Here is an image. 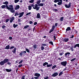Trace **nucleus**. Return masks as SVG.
Segmentation results:
<instances>
[{
	"mask_svg": "<svg viewBox=\"0 0 79 79\" xmlns=\"http://www.w3.org/2000/svg\"><path fill=\"white\" fill-rule=\"evenodd\" d=\"M19 8H20V7L19 6V5H17L16 6V7H15V10H18L19 9Z\"/></svg>",
	"mask_w": 79,
	"mask_h": 79,
	"instance_id": "obj_19",
	"label": "nucleus"
},
{
	"mask_svg": "<svg viewBox=\"0 0 79 79\" xmlns=\"http://www.w3.org/2000/svg\"><path fill=\"white\" fill-rule=\"evenodd\" d=\"M60 64L61 65H62V66H66V64H67V61H64L61 62H60Z\"/></svg>",
	"mask_w": 79,
	"mask_h": 79,
	"instance_id": "obj_5",
	"label": "nucleus"
},
{
	"mask_svg": "<svg viewBox=\"0 0 79 79\" xmlns=\"http://www.w3.org/2000/svg\"><path fill=\"white\" fill-rule=\"evenodd\" d=\"M34 76H36V77H40V74L39 73H36L34 75Z\"/></svg>",
	"mask_w": 79,
	"mask_h": 79,
	"instance_id": "obj_11",
	"label": "nucleus"
},
{
	"mask_svg": "<svg viewBox=\"0 0 79 79\" xmlns=\"http://www.w3.org/2000/svg\"><path fill=\"white\" fill-rule=\"evenodd\" d=\"M15 48V46H11L10 48V50H11V49H13V48Z\"/></svg>",
	"mask_w": 79,
	"mask_h": 79,
	"instance_id": "obj_41",
	"label": "nucleus"
},
{
	"mask_svg": "<svg viewBox=\"0 0 79 79\" xmlns=\"http://www.w3.org/2000/svg\"><path fill=\"white\" fill-rule=\"evenodd\" d=\"M9 21V19H7L6 21V23H8Z\"/></svg>",
	"mask_w": 79,
	"mask_h": 79,
	"instance_id": "obj_57",
	"label": "nucleus"
},
{
	"mask_svg": "<svg viewBox=\"0 0 79 79\" xmlns=\"http://www.w3.org/2000/svg\"><path fill=\"white\" fill-rule=\"evenodd\" d=\"M22 62H23V60H21V61H20L19 62V64H21V63H22Z\"/></svg>",
	"mask_w": 79,
	"mask_h": 79,
	"instance_id": "obj_52",
	"label": "nucleus"
},
{
	"mask_svg": "<svg viewBox=\"0 0 79 79\" xmlns=\"http://www.w3.org/2000/svg\"><path fill=\"white\" fill-rule=\"evenodd\" d=\"M60 2V0H54V3H57V2Z\"/></svg>",
	"mask_w": 79,
	"mask_h": 79,
	"instance_id": "obj_43",
	"label": "nucleus"
},
{
	"mask_svg": "<svg viewBox=\"0 0 79 79\" xmlns=\"http://www.w3.org/2000/svg\"><path fill=\"white\" fill-rule=\"evenodd\" d=\"M36 18H37V19H39V18H40V13H38L37 14Z\"/></svg>",
	"mask_w": 79,
	"mask_h": 79,
	"instance_id": "obj_14",
	"label": "nucleus"
},
{
	"mask_svg": "<svg viewBox=\"0 0 79 79\" xmlns=\"http://www.w3.org/2000/svg\"><path fill=\"white\" fill-rule=\"evenodd\" d=\"M49 44H50L52 45H53V42L50 41L49 42Z\"/></svg>",
	"mask_w": 79,
	"mask_h": 79,
	"instance_id": "obj_40",
	"label": "nucleus"
},
{
	"mask_svg": "<svg viewBox=\"0 0 79 79\" xmlns=\"http://www.w3.org/2000/svg\"><path fill=\"white\" fill-rule=\"evenodd\" d=\"M46 65H47V67L48 68H49L50 67H52V64H48V62H45L43 63V66H45Z\"/></svg>",
	"mask_w": 79,
	"mask_h": 79,
	"instance_id": "obj_2",
	"label": "nucleus"
},
{
	"mask_svg": "<svg viewBox=\"0 0 79 79\" xmlns=\"http://www.w3.org/2000/svg\"><path fill=\"white\" fill-rule=\"evenodd\" d=\"M70 50H71L72 52H73L74 51V49H73V47L71 48Z\"/></svg>",
	"mask_w": 79,
	"mask_h": 79,
	"instance_id": "obj_49",
	"label": "nucleus"
},
{
	"mask_svg": "<svg viewBox=\"0 0 79 79\" xmlns=\"http://www.w3.org/2000/svg\"><path fill=\"white\" fill-rule=\"evenodd\" d=\"M66 32L65 33H67V32L68 31H71V28H70V27H67V28L66 29Z\"/></svg>",
	"mask_w": 79,
	"mask_h": 79,
	"instance_id": "obj_12",
	"label": "nucleus"
},
{
	"mask_svg": "<svg viewBox=\"0 0 79 79\" xmlns=\"http://www.w3.org/2000/svg\"><path fill=\"white\" fill-rule=\"evenodd\" d=\"M12 39H13V38H12V37L10 36L9 37V39H10V40H12Z\"/></svg>",
	"mask_w": 79,
	"mask_h": 79,
	"instance_id": "obj_60",
	"label": "nucleus"
},
{
	"mask_svg": "<svg viewBox=\"0 0 79 79\" xmlns=\"http://www.w3.org/2000/svg\"><path fill=\"white\" fill-rule=\"evenodd\" d=\"M16 48L15 47L13 49V50H12V52L13 53H16Z\"/></svg>",
	"mask_w": 79,
	"mask_h": 79,
	"instance_id": "obj_18",
	"label": "nucleus"
},
{
	"mask_svg": "<svg viewBox=\"0 0 79 79\" xmlns=\"http://www.w3.org/2000/svg\"><path fill=\"white\" fill-rule=\"evenodd\" d=\"M48 79V77H44V79Z\"/></svg>",
	"mask_w": 79,
	"mask_h": 79,
	"instance_id": "obj_62",
	"label": "nucleus"
},
{
	"mask_svg": "<svg viewBox=\"0 0 79 79\" xmlns=\"http://www.w3.org/2000/svg\"><path fill=\"white\" fill-rule=\"evenodd\" d=\"M18 24H17L16 25L15 24H14L13 25V27H14V28H16V27H18Z\"/></svg>",
	"mask_w": 79,
	"mask_h": 79,
	"instance_id": "obj_27",
	"label": "nucleus"
},
{
	"mask_svg": "<svg viewBox=\"0 0 79 79\" xmlns=\"http://www.w3.org/2000/svg\"><path fill=\"white\" fill-rule=\"evenodd\" d=\"M73 32H75L76 34H77V31L76 29H74Z\"/></svg>",
	"mask_w": 79,
	"mask_h": 79,
	"instance_id": "obj_33",
	"label": "nucleus"
},
{
	"mask_svg": "<svg viewBox=\"0 0 79 79\" xmlns=\"http://www.w3.org/2000/svg\"><path fill=\"white\" fill-rule=\"evenodd\" d=\"M28 7L29 10H31V9H32V6H29Z\"/></svg>",
	"mask_w": 79,
	"mask_h": 79,
	"instance_id": "obj_31",
	"label": "nucleus"
},
{
	"mask_svg": "<svg viewBox=\"0 0 79 79\" xmlns=\"http://www.w3.org/2000/svg\"><path fill=\"white\" fill-rule=\"evenodd\" d=\"M5 64V62H4V61H3V60L1 61L0 62V65H1V66H3V65H4V64Z\"/></svg>",
	"mask_w": 79,
	"mask_h": 79,
	"instance_id": "obj_17",
	"label": "nucleus"
},
{
	"mask_svg": "<svg viewBox=\"0 0 79 79\" xmlns=\"http://www.w3.org/2000/svg\"><path fill=\"white\" fill-rule=\"evenodd\" d=\"M33 2H34V0H31L29 1V3H33Z\"/></svg>",
	"mask_w": 79,
	"mask_h": 79,
	"instance_id": "obj_56",
	"label": "nucleus"
},
{
	"mask_svg": "<svg viewBox=\"0 0 79 79\" xmlns=\"http://www.w3.org/2000/svg\"><path fill=\"white\" fill-rule=\"evenodd\" d=\"M64 18V17H61L60 18V21H63Z\"/></svg>",
	"mask_w": 79,
	"mask_h": 79,
	"instance_id": "obj_39",
	"label": "nucleus"
},
{
	"mask_svg": "<svg viewBox=\"0 0 79 79\" xmlns=\"http://www.w3.org/2000/svg\"><path fill=\"white\" fill-rule=\"evenodd\" d=\"M14 20H15V17H12L11 18L10 20V23H11Z\"/></svg>",
	"mask_w": 79,
	"mask_h": 79,
	"instance_id": "obj_10",
	"label": "nucleus"
},
{
	"mask_svg": "<svg viewBox=\"0 0 79 79\" xmlns=\"http://www.w3.org/2000/svg\"><path fill=\"white\" fill-rule=\"evenodd\" d=\"M60 2L57 3L58 5H62V0H60Z\"/></svg>",
	"mask_w": 79,
	"mask_h": 79,
	"instance_id": "obj_23",
	"label": "nucleus"
},
{
	"mask_svg": "<svg viewBox=\"0 0 79 79\" xmlns=\"http://www.w3.org/2000/svg\"><path fill=\"white\" fill-rule=\"evenodd\" d=\"M55 26L54 25L52 26V29L49 31V34H50L51 32H53V31H54V30H55Z\"/></svg>",
	"mask_w": 79,
	"mask_h": 79,
	"instance_id": "obj_6",
	"label": "nucleus"
},
{
	"mask_svg": "<svg viewBox=\"0 0 79 79\" xmlns=\"http://www.w3.org/2000/svg\"><path fill=\"white\" fill-rule=\"evenodd\" d=\"M6 28V27L5 26V25H3L2 26V29H5Z\"/></svg>",
	"mask_w": 79,
	"mask_h": 79,
	"instance_id": "obj_34",
	"label": "nucleus"
},
{
	"mask_svg": "<svg viewBox=\"0 0 79 79\" xmlns=\"http://www.w3.org/2000/svg\"><path fill=\"white\" fill-rule=\"evenodd\" d=\"M6 7V6L5 5H3L1 6V8L2 9H4V8H5Z\"/></svg>",
	"mask_w": 79,
	"mask_h": 79,
	"instance_id": "obj_26",
	"label": "nucleus"
},
{
	"mask_svg": "<svg viewBox=\"0 0 79 79\" xmlns=\"http://www.w3.org/2000/svg\"><path fill=\"white\" fill-rule=\"evenodd\" d=\"M53 37L54 39V40H56V36H55V35H54L53 36Z\"/></svg>",
	"mask_w": 79,
	"mask_h": 79,
	"instance_id": "obj_58",
	"label": "nucleus"
},
{
	"mask_svg": "<svg viewBox=\"0 0 79 79\" xmlns=\"http://www.w3.org/2000/svg\"><path fill=\"white\" fill-rule=\"evenodd\" d=\"M34 78L35 79H38V78H39V77H34Z\"/></svg>",
	"mask_w": 79,
	"mask_h": 79,
	"instance_id": "obj_63",
	"label": "nucleus"
},
{
	"mask_svg": "<svg viewBox=\"0 0 79 79\" xmlns=\"http://www.w3.org/2000/svg\"><path fill=\"white\" fill-rule=\"evenodd\" d=\"M26 52H27V53H30V52L29 50V49L26 48Z\"/></svg>",
	"mask_w": 79,
	"mask_h": 79,
	"instance_id": "obj_37",
	"label": "nucleus"
},
{
	"mask_svg": "<svg viewBox=\"0 0 79 79\" xmlns=\"http://www.w3.org/2000/svg\"><path fill=\"white\" fill-rule=\"evenodd\" d=\"M76 59V58H74L73 59H71V62L74 61V60H75Z\"/></svg>",
	"mask_w": 79,
	"mask_h": 79,
	"instance_id": "obj_42",
	"label": "nucleus"
},
{
	"mask_svg": "<svg viewBox=\"0 0 79 79\" xmlns=\"http://www.w3.org/2000/svg\"><path fill=\"white\" fill-rule=\"evenodd\" d=\"M3 4H4L5 5H6V6L8 5H7L8 4V2H5Z\"/></svg>",
	"mask_w": 79,
	"mask_h": 79,
	"instance_id": "obj_32",
	"label": "nucleus"
},
{
	"mask_svg": "<svg viewBox=\"0 0 79 79\" xmlns=\"http://www.w3.org/2000/svg\"><path fill=\"white\" fill-rule=\"evenodd\" d=\"M25 53H26V51H21V52H20V53L19 54V55H20V56H23V55H24Z\"/></svg>",
	"mask_w": 79,
	"mask_h": 79,
	"instance_id": "obj_7",
	"label": "nucleus"
},
{
	"mask_svg": "<svg viewBox=\"0 0 79 79\" xmlns=\"http://www.w3.org/2000/svg\"><path fill=\"white\" fill-rule=\"evenodd\" d=\"M40 2H41V0H39V1H38L36 2V3L37 4V5H40Z\"/></svg>",
	"mask_w": 79,
	"mask_h": 79,
	"instance_id": "obj_29",
	"label": "nucleus"
},
{
	"mask_svg": "<svg viewBox=\"0 0 79 79\" xmlns=\"http://www.w3.org/2000/svg\"><path fill=\"white\" fill-rule=\"evenodd\" d=\"M10 45H8L5 48V49L8 50V49H10Z\"/></svg>",
	"mask_w": 79,
	"mask_h": 79,
	"instance_id": "obj_21",
	"label": "nucleus"
},
{
	"mask_svg": "<svg viewBox=\"0 0 79 79\" xmlns=\"http://www.w3.org/2000/svg\"><path fill=\"white\" fill-rule=\"evenodd\" d=\"M68 40H69V39L67 38V39H64L63 40V41H64L65 42H67L68 41Z\"/></svg>",
	"mask_w": 79,
	"mask_h": 79,
	"instance_id": "obj_20",
	"label": "nucleus"
},
{
	"mask_svg": "<svg viewBox=\"0 0 79 79\" xmlns=\"http://www.w3.org/2000/svg\"><path fill=\"white\" fill-rule=\"evenodd\" d=\"M63 74V71H61L60 73L59 74V76H60L61 75H62Z\"/></svg>",
	"mask_w": 79,
	"mask_h": 79,
	"instance_id": "obj_38",
	"label": "nucleus"
},
{
	"mask_svg": "<svg viewBox=\"0 0 79 79\" xmlns=\"http://www.w3.org/2000/svg\"><path fill=\"white\" fill-rule=\"evenodd\" d=\"M73 2L74 3V1H71V2H69L68 5H67V4H65V6L67 8H70V7H71V5H73Z\"/></svg>",
	"mask_w": 79,
	"mask_h": 79,
	"instance_id": "obj_3",
	"label": "nucleus"
},
{
	"mask_svg": "<svg viewBox=\"0 0 79 79\" xmlns=\"http://www.w3.org/2000/svg\"><path fill=\"white\" fill-rule=\"evenodd\" d=\"M52 10L54 11H58V10L57 9H53Z\"/></svg>",
	"mask_w": 79,
	"mask_h": 79,
	"instance_id": "obj_35",
	"label": "nucleus"
},
{
	"mask_svg": "<svg viewBox=\"0 0 79 79\" xmlns=\"http://www.w3.org/2000/svg\"><path fill=\"white\" fill-rule=\"evenodd\" d=\"M55 26H56V27L57 26V25H58V23H56L55 24Z\"/></svg>",
	"mask_w": 79,
	"mask_h": 79,
	"instance_id": "obj_64",
	"label": "nucleus"
},
{
	"mask_svg": "<svg viewBox=\"0 0 79 79\" xmlns=\"http://www.w3.org/2000/svg\"><path fill=\"white\" fill-rule=\"evenodd\" d=\"M6 71H7V72H11V71L12 69H6Z\"/></svg>",
	"mask_w": 79,
	"mask_h": 79,
	"instance_id": "obj_25",
	"label": "nucleus"
},
{
	"mask_svg": "<svg viewBox=\"0 0 79 79\" xmlns=\"http://www.w3.org/2000/svg\"><path fill=\"white\" fill-rule=\"evenodd\" d=\"M29 27V26L28 25H27L24 27V29H27V28Z\"/></svg>",
	"mask_w": 79,
	"mask_h": 79,
	"instance_id": "obj_30",
	"label": "nucleus"
},
{
	"mask_svg": "<svg viewBox=\"0 0 79 79\" xmlns=\"http://www.w3.org/2000/svg\"><path fill=\"white\" fill-rule=\"evenodd\" d=\"M23 66V64H20L18 66L19 68H21Z\"/></svg>",
	"mask_w": 79,
	"mask_h": 79,
	"instance_id": "obj_47",
	"label": "nucleus"
},
{
	"mask_svg": "<svg viewBox=\"0 0 79 79\" xmlns=\"http://www.w3.org/2000/svg\"><path fill=\"white\" fill-rule=\"evenodd\" d=\"M24 12L19 13V18H21L24 15Z\"/></svg>",
	"mask_w": 79,
	"mask_h": 79,
	"instance_id": "obj_9",
	"label": "nucleus"
},
{
	"mask_svg": "<svg viewBox=\"0 0 79 79\" xmlns=\"http://www.w3.org/2000/svg\"><path fill=\"white\" fill-rule=\"evenodd\" d=\"M78 47L79 48V44H77L75 45V46L73 47L74 48H76V47Z\"/></svg>",
	"mask_w": 79,
	"mask_h": 79,
	"instance_id": "obj_24",
	"label": "nucleus"
},
{
	"mask_svg": "<svg viewBox=\"0 0 79 79\" xmlns=\"http://www.w3.org/2000/svg\"><path fill=\"white\" fill-rule=\"evenodd\" d=\"M3 61L4 62V63H7V62H8L9 61V59H4Z\"/></svg>",
	"mask_w": 79,
	"mask_h": 79,
	"instance_id": "obj_13",
	"label": "nucleus"
},
{
	"mask_svg": "<svg viewBox=\"0 0 79 79\" xmlns=\"http://www.w3.org/2000/svg\"><path fill=\"white\" fill-rule=\"evenodd\" d=\"M42 46H43L44 47H45V46H47V44H42Z\"/></svg>",
	"mask_w": 79,
	"mask_h": 79,
	"instance_id": "obj_55",
	"label": "nucleus"
},
{
	"mask_svg": "<svg viewBox=\"0 0 79 79\" xmlns=\"http://www.w3.org/2000/svg\"><path fill=\"white\" fill-rule=\"evenodd\" d=\"M64 53V52H63L61 53H59V55H60V56H62L63 55V54Z\"/></svg>",
	"mask_w": 79,
	"mask_h": 79,
	"instance_id": "obj_48",
	"label": "nucleus"
},
{
	"mask_svg": "<svg viewBox=\"0 0 79 79\" xmlns=\"http://www.w3.org/2000/svg\"><path fill=\"white\" fill-rule=\"evenodd\" d=\"M6 8H7V10H10L11 9H14V7H13V6L12 5H11L9 6V7H8V5H7L6 6Z\"/></svg>",
	"mask_w": 79,
	"mask_h": 79,
	"instance_id": "obj_4",
	"label": "nucleus"
},
{
	"mask_svg": "<svg viewBox=\"0 0 79 79\" xmlns=\"http://www.w3.org/2000/svg\"><path fill=\"white\" fill-rule=\"evenodd\" d=\"M74 35H73L72 36L70 37V39H73V38H74Z\"/></svg>",
	"mask_w": 79,
	"mask_h": 79,
	"instance_id": "obj_51",
	"label": "nucleus"
},
{
	"mask_svg": "<svg viewBox=\"0 0 79 79\" xmlns=\"http://www.w3.org/2000/svg\"><path fill=\"white\" fill-rule=\"evenodd\" d=\"M29 23L30 24H32V23H33V22H32V21H30L29 22Z\"/></svg>",
	"mask_w": 79,
	"mask_h": 79,
	"instance_id": "obj_54",
	"label": "nucleus"
},
{
	"mask_svg": "<svg viewBox=\"0 0 79 79\" xmlns=\"http://www.w3.org/2000/svg\"><path fill=\"white\" fill-rule=\"evenodd\" d=\"M10 12L11 13H14L15 12V10H14V9H11L10 10Z\"/></svg>",
	"mask_w": 79,
	"mask_h": 79,
	"instance_id": "obj_22",
	"label": "nucleus"
},
{
	"mask_svg": "<svg viewBox=\"0 0 79 79\" xmlns=\"http://www.w3.org/2000/svg\"><path fill=\"white\" fill-rule=\"evenodd\" d=\"M44 3H40L38 5L37 4H35V6L33 7V9H34V10H36V11H38V10H39V9H40V7L39 6H44ZM38 6H39L38 7Z\"/></svg>",
	"mask_w": 79,
	"mask_h": 79,
	"instance_id": "obj_1",
	"label": "nucleus"
},
{
	"mask_svg": "<svg viewBox=\"0 0 79 79\" xmlns=\"http://www.w3.org/2000/svg\"><path fill=\"white\" fill-rule=\"evenodd\" d=\"M15 16H18V15H19V13H18V12H16L15 13Z\"/></svg>",
	"mask_w": 79,
	"mask_h": 79,
	"instance_id": "obj_28",
	"label": "nucleus"
},
{
	"mask_svg": "<svg viewBox=\"0 0 79 79\" xmlns=\"http://www.w3.org/2000/svg\"><path fill=\"white\" fill-rule=\"evenodd\" d=\"M70 54L71 53H70V52H67L65 53V56H69V55H70Z\"/></svg>",
	"mask_w": 79,
	"mask_h": 79,
	"instance_id": "obj_15",
	"label": "nucleus"
},
{
	"mask_svg": "<svg viewBox=\"0 0 79 79\" xmlns=\"http://www.w3.org/2000/svg\"><path fill=\"white\" fill-rule=\"evenodd\" d=\"M76 17H77V16L76 15H75L72 18H73V19H76Z\"/></svg>",
	"mask_w": 79,
	"mask_h": 79,
	"instance_id": "obj_46",
	"label": "nucleus"
},
{
	"mask_svg": "<svg viewBox=\"0 0 79 79\" xmlns=\"http://www.w3.org/2000/svg\"><path fill=\"white\" fill-rule=\"evenodd\" d=\"M58 75V73L56 72L53 74L52 75V77H56V76H57Z\"/></svg>",
	"mask_w": 79,
	"mask_h": 79,
	"instance_id": "obj_8",
	"label": "nucleus"
},
{
	"mask_svg": "<svg viewBox=\"0 0 79 79\" xmlns=\"http://www.w3.org/2000/svg\"><path fill=\"white\" fill-rule=\"evenodd\" d=\"M32 48H33L34 49H36L37 48V45L36 44H34L33 45Z\"/></svg>",
	"mask_w": 79,
	"mask_h": 79,
	"instance_id": "obj_16",
	"label": "nucleus"
},
{
	"mask_svg": "<svg viewBox=\"0 0 79 79\" xmlns=\"http://www.w3.org/2000/svg\"><path fill=\"white\" fill-rule=\"evenodd\" d=\"M56 65H54V66H53L52 68V69H55V68H56Z\"/></svg>",
	"mask_w": 79,
	"mask_h": 79,
	"instance_id": "obj_36",
	"label": "nucleus"
},
{
	"mask_svg": "<svg viewBox=\"0 0 79 79\" xmlns=\"http://www.w3.org/2000/svg\"><path fill=\"white\" fill-rule=\"evenodd\" d=\"M26 76V75H24L22 77L21 79H25V77Z\"/></svg>",
	"mask_w": 79,
	"mask_h": 79,
	"instance_id": "obj_45",
	"label": "nucleus"
},
{
	"mask_svg": "<svg viewBox=\"0 0 79 79\" xmlns=\"http://www.w3.org/2000/svg\"><path fill=\"white\" fill-rule=\"evenodd\" d=\"M19 0H15V3H18V2H19Z\"/></svg>",
	"mask_w": 79,
	"mask_h": 79,
	"instance_id": "obj_53",
	"label": "nucleus"
},
{
	"mask_svg": "<svg viewBox=\"0 0 79 79\" xmlns=\"http://www.w3.org/2000/svg\"><path fill=\"white\" fill-rule=\"evenodd\" d=\"M37 22H35L34 23V25H37Z\"/></svg>",
	"mask_w": 79,
	"mask_h": 79,
	"instance_id": "obj_59",
	"label": "nucleus"
},
{
	"mask_svg": "<svg viewBox=\"0 0 79 79\" xmlns=\"http://www.w3.org/2000/svg\"><path fill=\"white\" fill-rule=\"evenodd\" d=\"M41 50H44V47L43 46L41 47Z\"/></svg>",
	"mask_w": 79,
	"mask_h": 79,
	"instance_id": "obj_50",
	"label": "nucleus"
},
{
	"mask_svg": "<svg viewBox=\"0 0 79 79\" xmlns=\"http://www.w3.org/2000/svg\"><path fill=\"white\" fill-rule=\"evenodd\" d=\"M31 12H29L28 13H27L26 14V16H28V15H31Z\"/></svg>",
	"mask_w": 79,
	"mask_h": 79,
	"instance_id": "obj_44",
	"label": "nucleus"
},
{
	"mask_svg": "<svg viewBox=\"0 0 79 79\" xmlns=\"http://www.w3.org/2000/svg\"><path fill=\"white\" fill-rule=\"evenodd\" d=\"M18 22H21V20L20 19H18Z\"/></svg>",
	"mask_w": 79,
	"mask_h": 79,
	"instance_id": "obj_61",
	"label": "nucleus"
}]
</instances>
